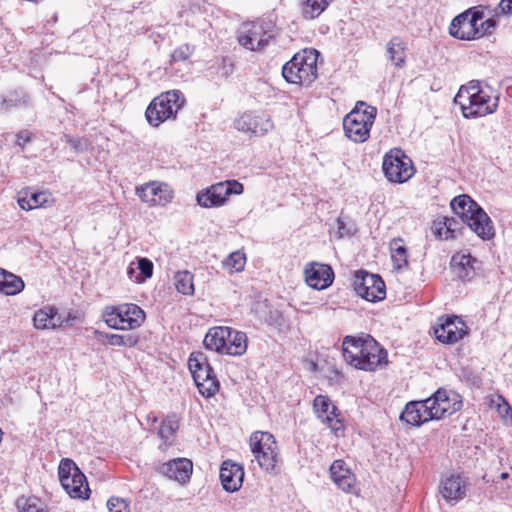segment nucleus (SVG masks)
<instances>
[{
	"mask_svg": "<svg viewBox=\"0 0 512 512\" xmlns=\"http://www.w3.org/2000/svg\"><path fill=\"white\" fill-rule=\"evenodd\" d=\"M268 447L266 451L257 455V462L259 466L268 473L277 474L280 471L279 463L280 457L277 448H271L272 444L266 443Z\"/></svg>",
	"mask_w": 512,
	"mask_h": 512,
	"instance_id": "28",
	"label": "nucleus"
},
{
	"mask_svg": "<svg viewBox=\"0 0 512 512\" xmlns=\"http://www.w3.org/2000/svg\"><path fill=\"white\" fill-rule=\"evenodd\" d=\"M158 471L169 479L185 484L191 478L193 463L187 458H176L161 464Z\"/></svg>",
	"mask_w": 512,
	"mask_h": 512,
	"instance_id": "19",
	"label": "nucleus"
},
{
	"mask_svg": "<svg viewBox=\"0 0 512 512\" xmlns=\"http://www.w3.org/2000/svg\"><path fill=\"white\" fill-rule=\"evenodd\" d=\"M391 258L396 269L408 267L407 250L402 239H393L390 243Z\"/></svg>",
	"mask_w": 512,
	"mask_h": 512,
	"instance_id": "36",
	"label": "nucleus"
},
{
	"mask_svg": "<svg viewBox=\"0 0 512 512\" xmlns=\"http://www.w3.org/2000/svg\"><path fill=\"white\" fill-rule=\"evenodd\" d=\"M137 196L149 206H164L173 199V191L162 182H150L136 188Z\"/></svg>",
	"mask_w": 512,
	"mask_h": 512,
	"instance_id": "17",
	"label": "nucleus"
},
{
	"mask_svg": "<svg viewBox=\"0 0 512 512\" xmlns=\"http://www.w3.org/2000/svg\"><path fill=\"white\" fill-rule=\"evenodd\" d=\"M70 319V314L64 319L58 314V309L55 306L48 305L34 313L33 324L36 329H56L62 327Z\"/></svg>",
	"mask_w": 512,
	"mask_h": 512,
	"instance_id": "21",
	"label": "nucleus"
},
{
	"mask_svg": "<svg viewBox=\"0 0 512 512\" xmlns=\"http://www.w3.org/2000/svg\"><path fill=\"white\" fill-rule=\"evenodd\" d=\"M377 109L364 102H358L356 107L343 120L345 135L355 143H363L370 136Z\"/></svg>",
	"mask_w": 512,
	"mask_h": 512,
	"instance_id": "5",
	"label": "nucleus"
},
{
	"mask_svg": "<svg viewBox=\"0 0 512 512\" xmlns=\"http://www.w3.org/2000/svg\"><path fill=\"white\" fill-rule=\"evenodd\" d=\"M382 169L386 178L393 183H404L415 173L411 159L400 149L391 150L384 156Z\"/></svg>",
	"mask_w": 512,
	"mask_h": 512,
	"instance_id": "11",
	"label": "nucleus"
},
{
	"mask_svg": "<svg viewBox=\"0 0 512 512\" xmlns=\"http://www.w3.org/2000/svg\"><path fill=\"white\" fill-rule=\"evenodd\" d=\"M24 282L19 277L0 268V291L5 295H16L24 289Z\"/></svg>",
	"mask_w": 512,
	"mask_h": 512,
	"instance_id": "31",
	"label": "nucleus"
},
{
	"mask_svg": "<svg viewBox=\"0 0 512 512\" xmlns=\"http://www.w3.org/2000/svg\"><path fill=\"white\" fill-rule=\"evenodd\" d=\"M332 0H306L302 14L305 19L317 18Z\"/></svg>",
	"mask_w": 512,
	"mask_h": 512,
	"instance_id": "40",
	"label": "nucleus"
},
{
	"mask_svg": "<svg viewBox=\"0 0 512 512\" xmlns=\"http://www.w3.org/2000/svg\"><path fill=\"white\" fill-rule=\"evenodd\" d=\"M334 279V272L329 265L313 263L310 268L305 269L306 283L317 290L329 287Z\"/></svg>",
	"mask_w": 512,
	"mask_h": 512,
	"instance_id": "20",
	"label": "nucleus"
},
{
	"mask_svg": "<svg viewBox=\"0 0 512 512\" xmlns=\"http://www.w3.org/2000/svg\"><path fill=\"white\" fill-rule=\"evenodd\" d=\"M507 477V474L506 473H503L502 474V478H506Z\"/></svg>",
	"mask_w": 512,
	"mask_h": 512,
	"instance_id": "57",
	"label": "nucleus"
},
{
	"mask_svg": "<svg viewBox=\"0 0 512 512\" xmlns=\"http://www.w3.org/2000/svg\"><path fill=\"white\" fill-rule=\"evenodd\" d=\"M147 420L148 421H152V423H156L157 422V417L154 414H149L147 416Z\"/></svg>",
	"mask_w": 512,
	"mask_h": 512,
	"instance_id": "55",
	"label": "nucleus"
},
{
	"mask_svg": "<svg viewBox=\"0 0 512 512\" xmlns=\"http://www.w3.org/2000/svg\"><path fill=\"white\" fill-rule=\"evenodd\" d=\"M439 321L434 334L442 343H456L467 334L466 324L457 316H448L444 320L440 318Z\"/></svg>",
	"mask_w": 512,
	"mask_h": 512,
	"instance_id": "18",
	"label": "nucleus"
},
{
	"mask_svg": "<svg viewBox=\"0 0 512 512\" xmlns=\"http://www.w3.org/2000/svg\"><path fill=\"white\" fill-rule=\"evenodd\" d=\"M50 195L46 192H33L18 198V204L23 210H32L45 206L49 202Z\"/></svg>",
	"mask_w": 512,
	"mask_h": 512,
	"instance_id": "35",
	"label": "nucleus"
},
{
	"mask_svg": "<svg viewBox=\"0 0 512 512\" xmlns=\"http://www.w3.org/2000/svg\"><path fill=\"white\" fill-rule=\"evenodd\" d=\"M95 337L99 341H106L111 346L134 347L139 342V338L133 334L120 335L95 331Z\"/></svg>",
	"mask_w": 512,
	"mask_h": 512,
	"instance_id": "30",
	"label": "nucleus"
},
{
	"mask_svg": "<svg viewBox=\"0 0 512 512\" xmlns=\"http://www.w3.org/2000/svg\"><path fill=\"white\" fill-rule=\"evenodd\" d=\"M482 20V12L467 10L452 20L449 33L454 38L460 40L480 38L483 36V31H480L478 22Z\"/></svg>",
	"mask_w": 512,
	"mask_h": 512,
	"instance_id": "13",
	"label": "nucleus"
},
{
	"mask_svg": "<svg viewBox=\"0 0 512 512\" xmlns=\"http://www.w3.org/2000/svg\"><path fill=\"white\" fill-rule=\"evenodd\" d=\"M176 290L183 295L194 294L193 275L187 270L178 271L174 276Z\"/></svg>",
	"mask_w": 512,
	"mask_h": 512,
	"instance_id": "38",
	"label": "nucleus"
},
{
	"mask_svg": "<svg viewBox=\"0 0 512 512\" xmlns=\"http://www.w3.org/2000/svg\"><path fill=\"white\" fill-rule=\"evenodd\" d=\"M313 409L318 418L323 421L331 415L335 416L338 409L335 405H332L331 400L328 396L318 395L313 401Z\"/></svg>",
	"mask_w": 512,
	"mask_h": 512,
	"instance_id": "37",
	"label": "nucleus"
},
{
	"mask_svg": "<svg viewBox=\"0 0 512 512\" xmlns=\"http://www.w3.org/2000/svg\"><path fill=\"white\" fill-rule=\"evenodd\" d=\"M29 103V96L22 90L14 91L8 98H4L0 101V108H15L18 106H25Z\"/></svg>",
	"mask_w": 512,
	"mask_h": 512,
	"instance_id": "42",
	"label": "nucleus"
},
{
	"mask_svg": "<svg viewBox=\"0 0 512 512\" xmlns=\"http://www.w3.org/2000/svg\"><path fill=\"white\" fill-rule=\"evenodd\" d=\"M269 442L272 444L271 448H277V442L274 436L269 432L256 431L251 434L250 447L255 459H257V455L266 451V448L268 447L266 443Z\"/></svg>",
	"mask_w": 512,
	"mask_h": 512,
	"instance_id": "33",
	"label": "nucleus"
},
{
	"mask_svg": "<svg viewBox=\"0 0 512 512\" xmlns=\"http://www.w3.org/2000/svg\"><path fill=\"white\" fill-rule=\"evenodd\" d=\"M180 419L176 414L167 415L161 422L158 436L165 444L171 445L174 442L176 432L179 429Z\"/></svg>",
	"mask_w": 512,
	"mask_h": 512,
	"instance_id": "32",
	"label": "nucleus"
},
{
	"mask_svg": "<svg viewBox=\"0 0 512 512\" xmlns=\"http://www.w3.org/2000/svg\"><path fill=\"white\" fill-rule=\"evenodd\" d=\"M225 342L223 354L241 356L247 350V336L244 332L232 329L229 339Z\"/></svg>",
	"mask_w": 512,
	"mask_h": 512,
	"instance_id": "29",
	"label": "nucleus"
},
{
	"mask_svg": "<svg viewBox=\"0 0 512 512\" xmlns=\"http://www.w3.org/2000/svg\"><path fill=\"white\" fill-rule=\"evenodd\" d=\"M184 104L185 98L179 90L163 92L150 102L145 117L151 126L158 127L168 119H175Z\"/></svg>",
	"mask_w": 512,
	"mask_h": 512,
	"instance_id": "6",
	"label": "nucleus"
},
{
	"mask_svg": "<svg viewBox=\"0 0 512 512\" xmlns=\"http://www.w3.org/2000/svg\"><path fill=\"white\" fill-rule=\"evenodd\" d=\"M135 272V269L133 268L132 264L128 267L127 274L130 276V278L133 276Z\"/></svg>",
	"mask_w": 512,
	"mask_h": 512,
	"instance_id": "56",
	"label": "nucleus"
},
{
	"mask_svg": "<svg viewBox=\"0 0 512 512\" xmlns=\"http://www.w3.org/2000/svg\"><path fill=\"white\" fill-rule=\"evenodd\" d=\"M137 269L140 271V275L136 276L137 282H142L147 278H150L153 274V263L148 258L137 259Z\"/></svg>",
	"mask_w": 512,
	"mask_h": 512,
	"instance_id": "43",
	"label": "nucleus"
},
{
	"mask_svg": "<svg viewBox=\"0 0 512 512\" xmlns=\"http://www.w3.org/2000/svg\"><path fill=\"white\" fill-rule=\"evenodd\" d=\"M478 261L470 253H456L451 259V268L461 280H470L475 275V266Z\"/></svg>",
	"mask_w": 512,
	"mask_h": 512,
	"instance_id": "26",
	"label": "nucleus"
},
{
	"mask_svg": "<svg viewBox=\"0 0 512 512\" xmlns=\"http://www.w3.org/2000/svg\"><path fill=\"white\" fill-rule=\"evenodd\" d=\"M495 14L499 15H511L512 14V0H501L496 8Z\"/></svg>",
	"mask_w": 512,
	"mask_h": 512,
	"instance_id": "49",
	"label": "nucleus"
},
{
	"mask_svg": "<svg viewBox=\"0 0 512 512\" xmlns=\"http://www.w3.org/2000/svg\"><path fill=\"white\" fill-rule=\"evenodd\" d=\"M244 470L231 460H226L220 468V480L223 488L228 492L237 491L243 482Z\"/></svg>",
	"mask_w": 512,
	"mask_h": 512,
	"instance_id": "22",
	"label": "nucleus"
},
{
	"mask_svg": "<svg viewBox=\"0 0 512 512\" xmlns=\"http://www.w3.org/2000/svg\"><path fill=\"white\" fill-rule=\"evenodd\" d=\"M426 403L429 405L433 420L441 419L446 415H452L459 411L462 406L458 394L448 392L443 388L438 389L433 396L427 398Z\"/></svg>",
	"mask_w": 512,
	"mask_h": 512,
	"instance_id": "15",
	"label": "nucleus"
},
{
	"mask_svg": "<svg viewBox=\"0 0 512 512\" xmlns=\"http://www.w3.org/2000/svg\"><path fill=\"white\" fill-rule=\"evenodd\" d=\"M338 416L339 414L336 412L335 416H328L324 421L329 425L330 429L336 436H342L344 433V425Z\"/></svg>",
	"mask_w": 512,
	"mask_h": 512,
	"instance_id": "47",
	"label": "nucleus"
},
{
	"mask_svg": "<svg viewBox=\"0 0 512 512\" xmlns=\"http://www.w3.org/2000/svg\"><path fill=\"white\" fill-rule=\"evenodd\" d=\"M405 43L399 36H394L387 44L389 60L398 68L405 64Z\"/></svg>",
	"mask_w": 512,
	"mask_h": 512,
	"instance_id": "34",
	"label": "nucleus"
},
{
	"mask_svg": "<svg viewBox=\"0 0 512 512\" xmlns=\"http://www.w3.org/2000/svg\"><path fill=\"white\" fill-rule=\"evenodd\" d=\"M496 27V20L493 18L482 21L479 25L480 31H483V36L492 33Z\"/></svg>",
	"mask_w": 512,
	"mask_h": 512,
	"instance_id": "52",
	"label": "nucleus"
},
{
	"mask_svg": "<svg viewBox=\"0 0 512 512\" xmlns=\"http://www.w3.org/2000/svg\"><path fill=\"white\" fill-rule=\"evenodd\" d=\"M58 476L63 489L71 498H89L90 489L86 477L73 460L63 458L60 461Z\"/></svg>",
	"mask_w": 512,
	"mask_h": 512,
	"instance_id": "9",
	"label": "nucleus"
},
{
	"mask_svg": "<svg viewBox=\"0 0 512 512\" xmlns=\"http://www.w3.org/2000/svg\"><path fill=\"white\" fill-rule=\"evenodd\" d=\"M145 312L136 304L124 303L105 308L104 321L108 327L116 330H134L142 326Z\"/></svg>",
	"mask_w": 512,
	"mask_h": 512,
	"instance_id": "7",
	"label": "nucleus"
},
{
	"mask_svg": "<svg viewBox=\"0 0 512 512\" xmlns=\"http://www.w3.org/2000/svg\"><path fill=\"white\" fill-rule=\"evenodd\" d=\"M319 52L306 48L296 53L282 68L284 79L291 84L311 85L317 78V61Z\"/></svg>",
	"mask_w": 512,
	"mask_h": 512,
	"instance_id": "4",
	"label": "nucleus"
},
{
	"mask_svg": "<svg viewBox=\"0 0 512 512\" xmlns=\"http://www.w3.org/2000/svg\"><path fill=\"white\" fill-rule=\"evenodd\" d=\"M270 22L256 21L242 25L238 35L240 45L251 51H261L274 38L275 33Z\"/></svg>",
	"mask_w": 512,
	"mask_h": 512,
	"instance_id": "10",
	"label": "nucleus"
},
{
	"mask_svg": "<svg viewBox=\"0 0 512 512\" xmlns=\"http://www.w3.org/2000/svg\"><path fill=\"white\" fill-rule=\"evenodd\" d=\"M237 130L263 136L273 128L270 115L263 111L245 112L234 122Z\"/></svg>",
	"mask_w": 512,
	"mask_h": 512,
	"instance_id": "16",
	"label": "nucleus"
},
{
	"mask_svg": "<svg viewBox=\"0 0 512 512\" xmlns=\"http://www.w3.org/2000/svg\"><path fill=\"white\" fill-rule=\"evenodd\" d=\"M194 50H195L194 46H191L189 44H183V45L179 46L178 48H176L172 52V54H171L172 61H174V62L185 61V60L189 59V57L193 54Z\"/></svg>",
	"mask_w": 512,
	"mask_h": 512,
	"instance_id": "46",
	"label": "nucleus"
},
{
	"mask_svg": "<svg viewBox=\"0 0 512 512\" xmlns=\"http://www.w3.org/2000/svg\"><path fill=\"white\" fill-rule=\"evenodd\" d=\"M344 360L351 366L365 371H375L387 364V352L369 335L346 336L342 343Z\"/></svg>",
	"mask_w": 512,
	"mask_h": 512,
	"instance_id": "1",
	"label": "nucleus"
},
{
	"mask_svg": "<svg viewBox=\"0 0 512 512\" xmlns=\"http://www.w3.org/2000/svg\"><path fill=\"white\" fill-rule=\"evenodd\" d=\"M441 493L447 501H459L466 495V483L459 474H452L442 481Z\"/></svg>",
	"mask_w": 512,
	"mask_h": 512,
	"instance_id": "25",
	"label": "nucleus"
},
{
	"mask_svg": "<svg viewBox=\"0 0 512 512\" xmlns=\"http://www.w3.org/2000/svg\"><path fill=\"white\" fill-rule=\"evenodd\" d=\"M188 367L199 392L206 398L214 396L219 390V381L207 356L202 352L191 353Z\"/></svg>",
	"mask_w": 512,
	"mask_h": 512,
	"instance_id": "8",
	"label": "nucleus"
},
{
	"mask_svg": "<svg viewBox=\"0 0 512 512\" xmlns=\"http://www.w3.org/2000/svg\"><path fill=\"white\" fill-rule=\"evenodd\" d=\"M353 285L357 295L370 302L382 300L386 295L385 283L382 278L363 270L355 274Z\"/></svg>",
	"mask_w": 512,
	"mask_h": 512,
	"instance_id": "14",
	"label": "nucleus"
},
{
	"mask_svg": "<svg viewBox=\"0 0 512 512\" xmlns=\"http://www.w3.org/2000/svg\"><path fill=\"white\" fill-rule=\"evenodd\" d=\"M333 482L344 492H352L356 479L351 469L343 460H335L330 466Z\"/></svg>",
	"mask_w": 512,
	"mask_h": 512,
	"instance_id": "24",
	"label": "nucleus"
},
{
	"mask_svg": "<svg viewBox=\"0 0 512 512\" xmlns=\"http://www.w3.org/2000/svg\"><path fill=\"white\" fill-rule=\"evenodd\" d=\"M442 222H443V216L438 217L436 220H434L432 229L436 236L444 239V233L446 231V226H444Z\"/></svg>",
	"mask_w": 512,
	"mask_h": 512,
	"instance_id": "51",
	"label": "nucleus"
},
{
	"mask_svg": "<svg viewBox=\"0 0 512 512\" xmlns=\"http://www.w3.org/2000/svg\"><path fill=\"white\" fill-rule=\"evenodd\" d=\"M63 140L68 143L76 152L79 151L80 141L79 139L73 138L69 135H64Z\"/></svg>",
	"mask_w": 512,
	"mask_h": 512,
	"instance_id": "53",
	"label": "nucleus"
},
{
	"mask_svg": "<svg viewBox=\"0 0 512 512\" xmlns=\"http://www.w3.org/2000/svg\"><path fill=\"white\" fill-rule=\"evenodd\" d=\"M246 264V255L242 251L230 253L222 262L223 268L229 273L241 272Z\"/></svg>",
	"mask_w": 512,
	"mask_h": 512,
	"instance_id": "39",
	"label": "nucleus"
},
{
	"mask_svg": "<svg viewBox=\"0 0 512 512\" xmlns=\"http://www.w3.org/2000/svg\"><path fill=\"white\" fill-rule=\"evenodd\" d=\"M491 402L496 403L497 410L502 417H505L506 414H508V412L511 411V408L508 405V403L499 395L497 396L496 400L493 399Z\"/></svg>",
	"mask_w": 512,
	"mask_h": 512,
	"instance_id": "50",
	"label": "nucleus"
},
{
	"mask_svg": "<svg viewBox=\"0 0 512 512\" xmlns=\"http://www.w3.org/2000/svg\"><path fill=\"white\" fill-rule=\"evenodd\" d=\"M454 102L460 106L465 118L483 117L496 111L499 95L490 86L472 80L460 87Z\"/></svg>",
	"mask_w": 512,
	"mask_h": 512,
	"instance_id": "2",
	"label": "nucleus"
},
{
	"mask_svg": "<svg viewBox=\"0 0 512 512\" xmlns=\"http://www.w3.org/2000/svg\"><path fill=\"white\" fill-rule=\"evenodd\" d=\"M107 508L109 512H130L129 502L120 497H111L107 501Z\"/></svg>",
	"mask_w": 512,
	"mask_h": 512,
	"instance_id": "45",
	"label": "nucleus"
},
{
	"mask_svg": "<svg viewBox=\"0 0 512 512\" xmlns=\"http://www.w3.org/2000/svg\"><path fill=\"white\" fill-rule=\"evenodd\" d=\"M443 225L446 226V231L444 233V239L455 238L460 230L461 223L452 217L443 216Z\"/></svg>",
	"mask_w": 512,
	"mask_h": 512,
	"instance_id": "44",
	"label": "nucleus"
},
{
	"mask_svg": "<svg viewBox=\"0 0 512 512\" xmlns=\"http://www.w3.org/2000/svg\"><path fill=\"white\" fill-rule=\"evenodd\" d=\"M16 506L20 512H45L42 503L35 496H21L16 500Z\"/></svg>",
	"mask_w": 512,
	"mask_h": 512,
	"instance_id": "41",
	"label": "nucleus"
},
{
	"mask_svg": "<svg viewBox=\"0 0 512 512\" xmlns=\"http://www.w3.org/2000/svg\"><path fill=\"white\" fill-rule=\"evenodd\" d=\"M400 418L406 423L414 426H420L429 420H433L431 410L428 403H426V399L422 401L409 402L401 413Z\"/></svg>",
	"mask_w": 512,
	"mask_h": 512,
	"instance_id": "23",
	"label": "nucleus"
},
{
	"mask_svg": "<svg viewBox=\"0 0 512 512\" xmlns=\"http://www.w3.org/2000/svg\"><path fill=\"white\" fill-rule=\"evenodd\" d=\"M32 136L29 130H21L16 134V144L23 149L32 140Z\"/></svg>",
	"mask_w": 512,
	"mask_h": 512,
	"instance_id": "48",
	"label": "nucleus"
},
{
	"mask_svg": "<svg viewBox=\"0 0 512 512\" xmlns=\"http://www.w3.org/2000/svg\"><path fill=\"white\" fill-rule=\"evenodd\" d=\"M243 184L237 180H226L211 185L197 194V202L205 208L222 206L232 194L243 193Z\"/></svg>",
	"mask_w": 512,
	"mask_h": 512,
	"instance_id": "12",
	"label": "nucleus"
},
{
	"mask_svg": "<svg viewBox=\"0 0 512 512\" xmlns=\"http://www.w3.org/2000/svg\"><path fill=\"white\" fill-rule=\"evenodd\" d=\"M230 333H232V328L230 327L210 328L205 335L203 343L207 349L223 354L225 341L229 339Z\"/></svg>",
	"mask_w": 512,
	"mask_h": 512,
	"instance_id": "27",
	"label": "nucleus"
},
{
	"mask_svg": "<svg viewBox=\"0 0 512 512\" xmlns=\"http://www.w3.org/2000/svg\"><path fill=\"white\" fill-rule=\"evenodd\" d=\"M453 212L461 218L482 240H490L495 235L493 223L488 214L467 194L456 196L450 203Z\"/></svg>",
	"mask_w": 512,
	"mask_h": 512,
	"instance_id": "3",
	"label": "nucleus"
},
{
	"mask_svg": "<svg viewBox=\"0 0 512 512\" xmlns=\"http://www.w3.org/2000/svg\"><path fill=\"white\" fill-rule=\"evenodd\" d=\"M338 231H339V234L340 236H344V235H350L352 234V232L349 230V229H346L343 221L341 220V218H338Z\"/></svg>",
	"mask_w": 512,
	"mask_h": 512,
	"instance_id": "54",
	"label": "nucleus"
}]
</instances>
